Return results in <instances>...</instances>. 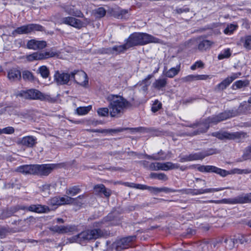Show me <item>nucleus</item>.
Segmentation results:
<instances>
[{"instance_id": "obj_59", "label": "nucleus", "mask_w": 251, "mask_h": 251, "mask_svg": "<svg viewBox=\"0 0 251 251\" xmlns=\"http://www.w3.org/2000/svg\"><path fill=\"white\" fill-rule=\"evenodd\" d=\"M202 153L203 154V158H204L206 156L216 153V150L211 149H209L208 150L202 151Z\"/></svg>"}, {"instance_id": "obj_24", "label": "nucleus", "mask_w": 251, "mask_h": 251, "mask_svg": "<svg viewBox=\"0 0 251 251\" xmlns=\"http://www.w3.org/2000/svg\"><path fill=\"white\" fill-rule=\"evenodd\" d=\"M35 52L37 60L47 59L50 57H53L57 54L56 52H54L52 50L44 52Z\"/></svg>"}, {"instance_id": "obj_18", "label": "nucleus", "mask_w": 251, "mask_h": 251, "mask_svg": "<svg viewBox=\"0 0 251 251\" xmlns=\"http://www.w3.org/2000/svg\"><path fill=\"white\" fill-rule=\"evenodd\" d=\"M37 138L33 136H26L23 137L19 144L26 148H33L37 144Z\"/></svg>"}, {"instance_id": "obj_13", "label": "nucleus", "mask_w": 251, "mask_h": 251, "mask_svg": "<svg viewBox=\"0 0 251 251\" xmlns=\"http://www.w3.org/2000/svg\"><path fill=\"white\" fill-rule=\"evenodd\" d=\"M136 236H129L121 239L114 243L113 246L117 251H121L122 250L128 248L130 246L131 242L136 239Z\"/></svg>"}, {"instance_id": "obj_12", "label": "nucleus", "mask_w": 251, "mask_h": 251, "mask_svg": "<svg viewBox=\"0 0 251 251\" xmlns=\"http://www.w3.org/2000/svg\"><path fill=\"white\" fill-rule=\"evenodd\" d=\"M224 188L223 187L217 188H207L205 189H184L179 190V192H181L183 194H190L192 195H198L203 194L207 193H213L215 192H218L223 190Z\"/></svg>"}, {"instance_id": "obj_64", "label": "nucleus", "mask_w": 251, "mask_h": 251, "mask_svg": "<svg viewBox=\"0 0 251 251\" xmlns=\"http://www.w3.org/2000/svg\"><path fill=\"white\" fill-rule=\"evenodd\" d=\"M25 58L26 60L29 62H32L34 60H37L35 52H33L32 54L27 55L26 56Z\"/></svg>"}, {"instance_id": "obj_32", "label": "nucleus", "mask_w": 251, "mask_h": 251, "mask_svg": "<svg viewBox=\"0 0 251 251\" xmlns=\"http://www.w3.org/2000/svg\"><path fill=\"white\" fill-rule=\"evenodd\" d=\"M81 192L79 186L75 185L69 187L66 189V194L67 196H75Z\"/></svg>"}, {"instance_id": "obj_58", "label": "nucleus", "mask_w": 251, "mask_h": 251, "mask_svg": "<svg viewBox=\"0 0 251 251\" xmlns=\"http://www.w3.org/2000/svg\"><path fill=\"white\" fill-rule=\"evenodd\" d=\"M49 203L52 206L59 205L58 196L54 197L49 201Z\"/></svg>"}, {"instance_id": "obj_57", "label": "nucleus", "mask_w": 251, "mask_h": 251, "mask_svg": "<svg viewBox=\"0 0 251 251\" xmlns=\"http://www.w3.org/2000/svg\"><path fill=\"white\" fill-rule=\"evenodd\" d=\"M203 67H204L203 63L201 61L199 60V61L196 62L193 65H192L191 66V69L192 70H195L197 68H203Z\"/></svg>"}, {"instance_id": "obj_53", "label": "nucleus", "mask_w": 251, "mask_h": 251, "mask_svg": "<svg viewBox=\"0 0 251 251\" xmlns=\"http://www.w3.org/2000/svg\"><path fill=\"white\" fill-rule=\"evenodd\" d=\"M237 27L236 25H228L224 30V33L226 34H231L233 32L236 30Z\"/></svg>"}, {"instance_id": "obj_51", "label": "nucleus", "mask_w": 251, "mask_h": 251, "mask_svg": "<svg viewBox=\"0 0 251 251\" xmlns=\"http://www.w3.org/2000/svg\"><path fill=\"white\" fill-rule=\"evenodd\" d=\"M162 107V104L158 100H155L151 107V111L155 113L158 111Z\"/></svg>"}, {"instance_id": "obj_54", "label": "nucleus", "mask_w": 251, "mask_h": 251, "mask_svg": "<svg viewBox=\"0 0 251 251\" xmlns=\"http://www.w3.org/2000/svg\"><path fill=\"white\" fill-rule=\"evenodd\" d=\"M190 11V9L186 6L181 8L176 7L174 10V13L180 14L182 13H187Z\"/></svg>"}, {"instance_id": "obj_36", "label": "nucleus", "mask_w": 251, "mask_h": 251, "mask_svg": "<svg viewBox=\"0 0 251 251\" xmlns=\"http://www.w3.org/2000/svg\"><path fill=\"white\" fill-rule=\"evenodd\" d=\"M243 47L247 50H251V35H246L241 38Z\"/></svg>"}, {"instance_id": "obj_1", "label": "nucleus", "mask_w": 251, "mask_h": 251, "mask_svg": "<svg viewBox=\"0 0 251 251\" xmlns=\"http://www.w3.org/2000/svg\"><path fill=\"white\" fill-rule=\"evenodd\" d=\"M106 99L108 102L109 114L111 117H121L125 111L132 105L131 101L119 95L110 94Z\"/></svg>"}, {"instance_id": "obj_30", "label": "nucleus", "mask_w": 251, "mask_h": 251, "mask_svg": "<svg viewBox=\"0 0 251 251\" xmlns=\"http://www.w3.org/2000/svg\"><path fill=\"white\" fill-rule=\"evenodd\" d=\"M145 156L147 159L153 160H164L166 158V155L162 150L156 154H153L151 155L146 154Z\"/></svg>"}, {"instance_id": "obj_39", "label": "nucleus", "mask_w": 251, "mask_h": 251, "mask_svg": "<svg viewBox=\"0 0 251 251\" xmlns=\"http://www.w3.org/2000/svg\"><path fill=\"white\" fill-rule=\"evenodd\" d=\"M37 71L44 78H47L49 76L50 71L46 66L40 67Z\"/></svg>"}, {"instance_id": "obj_20", "label": "nucleus", "mask_w": 251, "mask_h": 251, "mask_svg": "<svg viewBox=\"0 0 251 251\" xmlns=\"http://www.w3.org/2000/svg\"><path fill=\"white\" fill-rule=\"evenodd\" d=\"M28 211L37 213H47L50 211L49 207L41 204H31L28 206Z\"/></svg>"}, {"instance_id": "obj_62", "label": "nucleus", "mask_w": 251, "mask_h": 251, "mask_svg": "<svg viewBox=\"0 0 251 251\" xmlns=\"http://www.w3.org/2000/svg\"><path fill=\"white\" fill-rule=\"evenodd\" d=\"M235 239H237V243L239 242L240 244H243L244 243H248L247 236L245 237L244 235H239Z\"/></svg>"}, {"instance_id": "obj_11", "label": "nucleus", "mask_w": 251, "mask_h": 251, "mask_svg": "<svg viewBox=\"0 0 251 251\" xmlns=\"http://www.w3.org/2000/svg\"><path fill=\"white\" fill-rule=\"evenodd\" d=\"M197 170L202 173H214L223 177L229 174L227 171L212 165H200Z\"/></svg>"}, {"instance_id": "obj_27", "label": "nucleus", "mask_w": 251, "mask_h": 251, "mask_svg": "<svg viewBox=\"0 0 251 251\" xmlns=\"http://www.w3.org/2000/svg\"><path fill=\"white\" fill-rule=\"evenodd\" d=\"M7 77L11 81H17L20 80L21 78V73L19 70L12 69L8 71Z\"/></svg>"}, {"instance_id": "obj_2", "label": "nucleus", "mask_w": 251, "mask_h": 251, "mask_svg": "<svg viewBox=\"0 0 251 251\" xmlns=\"http://www.w3.org/2000/svg\"><path fill=\"white\" fill-rule=\"evenodd\" d=\"M161 40L152 35L143 32H134L125 40L128 48L135 46H144L148 44L161 43Z\"/></svg>"}, {"instance_id": "obj_25", "label": "nucleus", "mask_w": 251, "mask_h": 251, "mask_svg": "<svg viewBox=\"0 0 251 251\" xmlns=\"http://www.w3.org/2000/svg\"><path fill=\"white\" fill-rule=\"evenodd\" d=\"M168 84V79L166 77L159 78L152 83V87L156 90H162Z\"/></svg>"}, {"instance_id": "obj_8", "label": "nucleus", "mask_w": 251, "mask_h": 251, "mask_svg": "<svg viewBox=\"0 0 251 251\" xmlns=\"http://www.w3.org/2000/svg\"><path fill=\"white\" fill-rule=\"evenodd\" d=\"M237 115V112L235 110H226L217 115H213L208 117V122H212V124H217L220 122L235 117Z\"/></svg>"}, {"instance_id": "obj_23", "label": "nucleus", "mask_w": 251, "mask_h": 251, "mask_svg": "<svg viewBox=\"0 0 251 251\" xmlns=\"http://www.w3.org/2000/svg\"><path fill=\"white\" fill-rule=\"evenodd\" d=\"M15 171L25 175H34V164L21 165L18 167Z\"/></svg>"}, {"instance_id": "obj_31", "label": "nucleus", "mask_w": 251, "mask_h": 251, "mask_svg": "<svg viewBox=\"0 0 251 251\" xmlns=\"http://www.w3.org/2000/svg\"><path fill=\"white\" fill-rule=\"evenodd\" d=\"M65 11L69 15L73 16L83 18V14L78 9H75L74 6H68L65 8Z\"/></svg>"}, {"instance_id": "obj_61", "label": "nucleus", "mask_w": 251, "mask_h": 251, "mask_svg": "<svg viewBox=\"0 0 251 251\" xmlns=\"http://www.w3.org/2000/svg\"><path fill=\"white\" fill-rule=\"evenodd\" d=\"M195 80H206L211 77L208 75H195Z\"/></svg>"}, {"instance_id": "obj_42", "label": "nucleus", "mask_w": 251, "mask_h": 251, "mask_svg": "<svg viewBox=\"0 0 251 251\" xmlns=\"http://www.w3.org/2000/svg\"><path fill=\"white\" fill-rule=\"evenodd\" d=\"M70 26L77 29H80L85 25L84 23L80 20L73 17V20H72V23L70 24Z\"/></svg>"}, {"instance_id": "obj_26", "label": "nucleus", "mask_w": 251, "mask_h": 251, "mask_svg": "<svg viewBox=\"0 0 251 251\" xmlns=\"http://www.w3.org/2000/svg\"><path fill=\"white\" fill-rule=\"evenodd\" d=\"M206 203H214L216 204L225 203L229 204H238L237 197L233 198L223 199L221 200H209L204 201Z\"/></svg>"}, {"instance_id": "obj_6", "label": "nucleus", "mask_w": 251, "mask_h": 251, "mask_svg": "<svg viewBox=\"0 0 251 251\" xmlns=\"http://www.w3.org/2000/svg\"><path fill=\"white\" fill-rule=\"evenodd\" d=\"M57 166L55 164H34V175L48 176Z\"/></svg>"}, {"instance_id": "obj_3", "label": "nucleus", "mask_w": 251, "mask_h": 251, "mask_svg": "<svg viewBox=\"0 0 251 251\" xmlns=\"http://www.w3.org/2000/svg\"><path fill=\"white\" fill-rule=\"evenodd\" d=\"M105 234V232L100 228L87 229L72 237V240L79 244L86 243L102 237Z\"/></svg>"}, {"instance_id": "obj_46", "label": "nucleus", "mask_w": 251, "mask_h": 251, "mask_svg": "<svg viewBox=\"0 0 251 251\" xmlns=\"http://www.w3.org/2000/svg\"><path fill=\"white\" fill-rule=\"evenodd\" d=\"M231 56V52L230 49H226L223 52L220 53L218 56V58L219 60H222L224 58H228Z\"/></svg>"}, {"instance_id": "obj_63", "label": "nucleus", "mask_w": 251, "mask_h": 251, "mask_svg": "<svg viewBox=\"0 0 251 251\" xmlns=\"http://www.w3.org/2000/svg\"><path fill=\"white\" fill-rule=\"evenodd\" d=\"M242 74L240 72H238L236 73H233L230 76L227 77L230 80V81L232 82L236 78L239 77L240 75H241Z\"/></svg>"}, {"instance_id": "obj_10", "label": "nucleus", "mask_w": 251, "mask_h": 251, "mask_svg": "<svg viewBox=\"0 0 251 251\" xmlns=\"http://www.w3.org/2000/svg\"><path fill=\"white\" fill-rule=\"evenodd\" d=\"M212 124V122H208V118L206 119L204 122L196 123L190 126V127H192L194 128H198L197 130H195L193 132L185 133V134L186 135L192 136L200 134L201 133L205 132L209 127V124Z\"/></svg>"}, {"instance_id": "obj_35", "label": "nucleus", "mask_w": 251, "mask_h": 251, "mask_svg": "<svg viewBox=\"0 0 251 251\" xmlns=\"http://www.w3.org/2000/svg\"><path fill=\"white\" fill-rule=\"evenodd\" d=\"M59 205L64 204H69L75 202V199L68 196H65V197L58 196Z\"/></svg>"}, {"instance_id": "obj_28", "label": "nucleus", "mask_w": 251, "mask_h": 251, "mask_svg": "<svg viewBox=\"0 0 251 251\" xmlns=\"http://www.w3.org/2000/svg\"><path fill=\"white\" fill-rule=\"evenodd\" d=\"M127 128H119L117 129H87L88 131L91 132H99V133H109V132H113V133H117V132H123L125 130H126Z\"/></svg>"}, {"instance_id": "obj_17", "label": "nucleus", "mask_w": 251, "mask_h": 251, "mask_svg": "<svg viewBox=\"0 0 251 251\" xmlns=\"http://www.w3.org/2000/svg\"><path fill=\"white\" fill-rule=\"evenodd\" d=\"M26 47L28 49L30 50H42L47 47V43L45 41L31 39L27 42Z\"/></svg>"}, {"instance_id": "obj_21", "label": "nucleus", "mask_w": 251, "mask_h": 251, "mask_svg": "<svg viewBox=\"0 0 251 251\" xmlns=\"http://www.w3.org/2000/svg\"><path fill=\"white\" fill-rule=\"evenodd\" d=\"M157 170L168 171L177 169L179 167V164L173 163L171 162L166 163L157 162Z\"/></svg>"}, {"instance_id": "obj_9", "label": "nucleus", "mask_w": 251, "mask_h": 251, "mask_svg": "<svg viewBox=\"0 0 251 251\" xmlns=\"http://www.w3.org/2000/svg\"><path fill=\"white\" fill-rule=\"evenodd\" d=\"M71 79L76 83L83 87H86L88 84L87 75L82 70H75L71 72Z\"/></svg>"}, {"instance_id": "obj_15", "label": "nucleus", "mask_w": 251, "mask_h": 251, "mask_svg": "<svg viewBox=\"0 0 251 251\" xmlns=\"http://www.w3.org/2000/svg\"><path fill=\"white\" fill-rule=\"evenodd\" d=\"M54 80L60 85L67 84L71 79V73L70 74L66 73H60L59 71L55 72Z\"/></svg>"}, {"instance_id": "obj_38", "label": "nucleus", "mask_w": 251, "mask_h": 251, "mask_svg": "<svg viewBox=\"0 0 251 251\" xmlns=\"http://www.w3.org/2000/svg\"><path fill=\"white\" fill-rule=\"evenodd\" d=\"M161 192H164L166 193H174V192H179V190H176V189H173L170 188L168 187H162V188H158L153 187V193H158Z\"/></svg>"}, {"instance_id": "obj_44", "label": "nucleus", "mask_w": 251, "mask_h": 251, "mask_svg": "<svg viewBox=\"0 0 251 251\" xmlns=\"http://www.w3.org/2000/svg\"><path fill=\"white\" fill-rule=\"evenodd\" d=\"M106 13V10L102 7L98 8L94 11V15L99 18L103 17L105 15Z\"/></svg>"}, {"instance_id": "obj_43", "label": "nucleus", "mask_w": 251, "mask_h": 251, "mask_svg": "<svg viewBox=\"0 0 251 251\" xmlns=\"http://www.w3.org/2000/svg\"><path fill=\"white\" fill-rule=\"evenodd\" d=\"M231 83L230 80L226 77L217 86V89L218 90H223L229 86Z\"/></svg>"}, {"instance_id": "obj_56", "label": "nucleus", "mask_w": 251, "mask_h": 251, "mask_svg": "<svg viewBox=\"0 0 251 251\" xmlns=\"http://www.w3.org/2000/svg\"><path fill=\"white\" fill-rule=\"evenodd\" d=\"M15 131L14 127L7 126L2 129V134H11Z\"/></svg>"}, {"instance_id": "obj_22", "label": "nucleus", "mask_w": 251, "mask_h": 251, "mask_svg": "<svg viewBox=\"0 0 251 251\" xmlns=\"http://www.w3.org/2000/svg\"><path fill=\"white\" fill-rule=\"evenodd\" d=\"M127 129H130L132 130H134L137 132H139L141 133H152L153 135L155 136H159L161 134V132L156 129L154 128H147L145 127H138L136 128H127Z\"/></svg>"}, {"instance_id": "obj_55", "label": "nucleus", "mask_w": 251, "mask_h": 251, "mask_svg": "<svg viewBox=\"0 0 251 251\" xmlns=\"http://www.w3.org/2000/svg\"><path fill=\"white\" fill-rule=\"evenodd\" d=\"M181 80L183 82H190L195 80V75H190L185 77H182Z\"/></svg>"}, {"instance_id": "obj_14", "label": "nucleus", "mask_w": 251, "mask_h": 251, "mask_svg": "<svg viewBox=\"0 0 251 251\" xmlns=\"http://www.w3.org/2000/svg\"><path fill=\"white\" fill-rule=\"evenodd\" d=\"M50 230L59 234H65L76 232L77 231V226L75 225L54 226L50 228Z\"/></svg>"}, {"instance_id": "obj_41", "label": "nucleus", "mask_w": 251, "mask_h": 251, "mask_svg": "<svg viewBox=\"0 0 251 251\" xmlns=\"http://www.w3.org/2000/svg\"><path fill=\"white\" fill-rule=\"evenodd\" d=\"M224 242L226 244V247L231 250L234 247L235 244L237 243V239L226 238L224 240Z\"/></svg>"}, {"instance_id": "obj_47", "label": "nucleus", "mask_w": 251, "mask_h": 251, "mask_svg": "<svg viewBox=\"0 0 251 251\" xmlns=\"http://www.w3.org/2000/svg\"><path fill=\"white\" fill-rule=\"evenodd\" d=\"M22 76L24 80L32 81L34 79V77L32 73L29 71H24L22 73Z\"/></svg>"}, {"instance_id": "obj_40", "label": "nucleus", "mask_w": 251, "mask_h": 251, "mask_svg": "<svg viewBox=\"0 0 251 251\" xmlns=\"http://www.w3.org/2000/svg\"><path fill=\"white\" fill-rule=\"evenodd\" d=\"M92 109V106L88 105L85 107H79L76 109V113L79 115L87 114Z\"/></svg>"}, {"instance_id": "obj_49", "label": "nucleus", "mask_w": 251, "mask_h": 251, "mask_svg": "<svg viewBox=\"0 0 251 251\" xmlns=\"http://www.w3.org/2000/svg\"><path fill=\"white\" fill-rule=\"evenodd\" d=\"M191 161L202 160L203 159V156L202 152L193 153L190 154Z\"/></svg>"}, {"instance_id": "obj_7", "label": "nucleus", "mask_w": 251, "mask_h": 251, "mask_svg": "<svg viewBox=\"0 0 251 251\" xmlns=\"http://www.w3.org/2000/svg\"><path fill=\"white\" fill-rule=\"evenodd\" d=\"M43 27L38 24H31L17 27L12 33L13 36L16 34H28L34 31H42Z\"/></svg>"}, {"instance_id": "obj_52", "label": "nucleus", "mask_w": 251, "mask_h": 251, "mask_svg": "<svg viewBox=\"0 0 251 251\" xmlns=\"http://www.w3.org/2000/svg\"><path fill=\"white\" fill-rule=\"evenodd\" d=\"M243 158L244 160L251 159V146L247 147L244 152Z\"/></svg>"}, {"instance_id": "obj_5", "label": "nucleus", "mask_w": 251, "mask_h": 251, "mask_svg": "<svg viewBox=\"0 0 251 251\" xmlns=\"http://www.w3.org/2000/svg\"><path fill=\"white\" fill-rule=\"evenodd\" d=\"M212 136L217 137L221 140H240L241 139L247 137V133L242 131L230 133L227 131L216 132L212 133Z\"/></svg>"}, {"instance_id": "obj_45", "label": "nucleus", "mask_w": 251, "mask_h": 251, "mask_svg": "<svg viewBox=\"0 0 251 251\" xmlns=\"http://www.w3.org/2000/svg\"><path fill=\"white\" fill-rule=\"evenodd\" d=\"M52 185L50 184H45L40 187L41 191L45 195L51 194L50 188Z\"/></svg>"}, {"instance_id": "obj_50", "label": "nucleus", "mask_w": 251, "mask_h": 251, "mask_svg": "<svg viewBox=\"0 0 251 251\" xmlns=\"http://www.w3.org/2000/svg\"><path fill=\"white\" fill-rule=\"evenodd\" d=\"M249 84V82L248 80H239L236 81L234 83V85L236 86L237 88H241L247 86Z\"/></svg>"}, {"instance_id": "obj_37", "label": "nucleus", "mask_w": 251, "mask_h": 251, "mask_svg": "<svg viewBox=\"0 0 251 251\" xmlns=\"http://www.w3.org/2000/svg\"><path fill=\"white\" fill-rule=\"evenodd\" d=\"M179 71V68L173 67L165 72L164 71L163 74L167 77L173 78L178 74Z\"/></svg>"}, {"instance_id": "obj_19", "label": "nucleus", "mask_w": 251, "mask_h": 251, "mask_svg": "<svg viewBox=\"0 0 251 251\" xmlns=\"http://www.w3.org/2000/svg\"><path fill=\"white\" fill-rule=\"evenodd\" d=\"M128 49H129V48L125 42V43L123 45L120 46H114L112 48L106 49L105 50V52L106 53H115L116 54H119L124 53Z\"/></svg>"}, {"instance_id": "obj_29", "label": "nucleus", "mask_w": 251, "mask_h": 251, "mask_svg": "<svg viewBox=\"0 0 251 251\" xmlns=\"http://www.w3.org/2000/svg\"><path fill=\"white\" fill-rule=\"evenodd\" d=\"M238 204L251 203V193L242 194L237 196Z\"/></svg>"}, {"instance_id": "obj_33", "label": "nucleus", "mask_w": 251, "mask_h": 251, "mask_svg": "<svg viewBox=\"0 0 251 251\" xmlns=\"http://www.w3.org/2000/svg\"><path fill=\"white\" fill-rule=\"evenodd\" d=\"M115 16L119 19H127L129 18V14L128 10L119 9L115 12Z\"/></svg>"}, {"instance_id": "obj_48", "label": "nucleus", "mask_w": 251, "mask_h": 251, "mask_svg": "<svg viewBox=\"0 0 251 251\" xmlns=\"http://www.w3.org/2000/svg\"><path fill=\"white\" fill-rule=\"evenodd\" d=\"M109 109L107 107L100 108L97 110V113L100 116L106 117L109 113Z\"/></svg>"}, {"instance_id": "obj_60", "label": "nucleus", "mask_w": 251, "mask_h": 251, "mask_svg": "<svg viewBox=\"0 0 251 251\" xmlns=\"http://www.w3.org/2000/svg\"><path fill=\"white\" fill-rule=\"evenodd\" d=\"M73 20V17H67L63 18L61 19V24H66L70 25Z\"/></svg>"}, {"instance_id": "obj_16", "label": "nucleus", "mask_w": 251, "mask_h": 251, "mask_svg": "<svg viewBox=\"0 0 251 251\" xmlns=\"http://www.w3.org/2000/svg\"><path fill=\"white\" fill-rule=\"evenodd\" d=\"M94 193L96 195L101 196L103 194L106 198H109L112 194L110 189L106 188L102 184H97L94 186Z\"/></svg>"}, {"instance_id": "obj_34", "label": "nucleus", "mask_w": 251, "mask_h": 251, "mask_svg": "<svg viewBox=\"0 0 251 251\" xmlns=\"http://www.w3.org/2000/svg\"><path fill=\"white\" fill-rule=\"evenodd\" d=\"M213 44V43L211 41L207 40H203L199 44L198 49L201 51L206 50L210 49Z\"/></svg>"}, {"instance_id": "obj_4", "label": "nucleus", "mask_w": 251, "mask_h": 251, "mask_svg": "<svg viewBox=\"0 0 251 251\" xmlns=\"http://www.w3.org/2000/svg\"><path fill=\"white\" fill-rule=\"evenodd\" d=\"M18 96L25 99L38 100L51 103L55 101V99L52 98L50 95L43 93L36 89H31L27 91H22Z\"/></svg>"}]
</instances>
